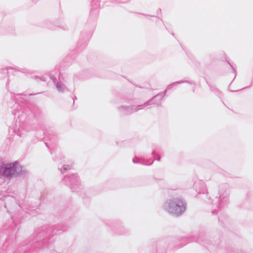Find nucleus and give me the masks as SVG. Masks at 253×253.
I'll return each instance as SVG.
<instances>
[{
    "label": "nucleus",
    "mask_w": 253,
    "mask_h": 253,
    "mask_svg": "<svg viewBox=\"0 0 253 253\" xmlns=\"http://www.w3.org/2000/svg\"><path fill=\"white\" fill-rule=\"evenodd\" d=\"M49 78L53 81L57 89L59 92L62 93L64 92L65 91V90L67 89V88L64 85H63L60 83V82H61V75L60 74L59 75V80L60 81V82H56V79L53 75H50Z\"/></svg>",
    "instance_id": "obj_10"
},
{
    "label": "nucleus",
    "mask_w": 253,
    "mask_h": 253,
    "mask_svg": "<svg viewBox=\"0 0 253 253\" xmlns=\"http://www.w3.org/2000/svg\"><path fill=\"white\" fill-rule=\"evenodd\" d=\"M221 218L222 217L221 216H220L219 218H218V220L219 221H221Z\"/></svg>",
    "instance_id": "obj_31"
},
{
    "label": "nucleus",
    "mask_w": 253,
    "mask_h": 253,
    "mask_svg": "<svg viewBox=\"0 0 253 253\" xmlns=\"http://www.w3.org/2000/svg\"><path fill=\"white\" fill-rule=\"evenodd\" d=\"M152 155L154 157H155L156 156V154L155 151H152Z\"/></svg>",
    "instance_id": "obj_27"
},
{
    "label": "nucleus",
    "mask_w": 253,
    "mask_h": 253,
    "mask_svg": "<svg viewBox=\"0 0 253 253\" xmlns=\"http://www.w3.org/2000/svg\"><path fill=\"white\" fill-rule=\"evenodd\" d=\"M207 248H208V250H210L211 249V248L210 247H207Z\"/></svg>",
    "instance_id": "obj_33"
},
{
    "label": "nucleus",
    "mask_w": 253,
    "mask_h": 253,
    "mask_svg": "<svg viewBox=\"0 0 253 253\" xmlns=\"http://www.w3.org/2000/svg\"><path fill=\"white\" fill-rule=\"evenodd\" d=\"M11 219L13 220V222L15 225V227L14 228H12V232L15 233L17 231V230L19 229V227H18V225L15 222V219H14V216L11 215Z\"/></svg>",
    "instance_id": "obj_18"
},
{
    "label": "nucleus",
    "mask_w": 253,
    "mask_h": 253,
    "mask_svg": "<svg viewBox=\"0 0 253 253\" xmlns=\"http://www.w3.org/2000/svg\"><path fill=\"white\" fill-rule=\"evenodd\" d=\"M9 244V239L6 240L5 242L3 244L4 247H7V246Z\"/></svg>",
    "instance_id": "obj_25"
},
{
    "label": "nucleus",
    "mask_w": 253,
    "mask_h": 253,
    "mask_svg": "<svg viewBox=\"0 0 253 253\" xmlns=\"http://www.w3.org/2000/svg\"><path fill=\"white\" fill-rule=\"evenodd\" d=\"M160 98V97L153 99V97L151 99L149 100H152L150 102L151 104L149 105H150L151 104H154V102H158ZM160 101H161V100ZM160 103H161V101H160L158 104H155V105H159L160 104Z\"/></svg>",
    "instance_id": "obj_19"
},
{
    "label": "nucleus",
    "mask_w": 253,
    "mask_h": 253,
    "mask_svg": "<svg viewBox=\"0 0 253 253\" xmlns=\"http://www.w3.org/2000/svg\"><path fill=\"white\" fill-rule=\"evenodd\" d=\"M228 63L229 64V65L230 66V67H231L232 70H233V73L235 74V76H236V71L235 70V69H234V68L233 67V66L228 62L227 61Z\"/></svg>",
    "instance_id": "obj_24"
},
{
    "label": "nucleus",
    "mask_w": 253,
    "mask_h": 253,
    "mask_svg": "<svg viewBox=\"0 0 253 253\" xmlns=\"http://www.w3.org/2000/svg\"><path fill=\"white\" fill-rule=\"evenodd\" d=\"M113 1L114 3L119 4L124 3L128 1V0H114Z\"/></svg>",
    "instance_id": "obj_20"
},
{
    "label": "nucleus",
    "mask_w": 253,
    "mask_h": 253,
    "mask_svg": "<svg viewBox=\"0 0 253 253\" xmlns=\"http://www.w3.org/2000/svg\"><path fill=\"white\" fill-rule=\"evenodd\" d=\"M14 69L17 71H19V72L21 71L19 68H14L12 67H8L5 69H0V73L2 74H4V75H7L8 74V72L10 70H14Z\"/></svg>",
    "instance_id": "obj_16"
},
{
    "label": "nucleus",
    "mask_w": 253,
    "mask_h": 253,
    "mask_svg": "<svg viewBox=\"0 0 253 253\" xmlns=\"http://www.w3.org/2000/svg\"><path fill=\"white\" fill-rule=\"evenodd\" d=\"M141 14L143 15H144L145 16L154 17V16H153V15H149V14Z\"/></svg>",
    "instance_id": "obj_26"
},
{
    "label": "nucleus",
    "mask_w": 253,
    "mask_h": 253,
    "mask_svg": "<svg viewBox=\"0 0 253 253\" xmlns=\"http://www.w3.org/2000/svg\"><path fill=\"white\" fill-rule=\"evenodd\" d=\"M194 90H195V88L194 87V88H193V91L194 92Z\"/></svg>",
    "instance_id": "obj_37"
},
{
    "label": "nucleus",
    "mask_w": 253,
    "mask_h": 253,
    "mask_svg": "<svg viewBox=\"0 0 253 253\" xmlns=\"http://www.w3.org/2000/svg\"><path fill=\"white\" fill-rule=\"evenodd\" d=\"M46 27L49 28V29H53V26L52 25V24L50 23V22H48L47 23H46Z\"/></svg>",
    "instance_id": "obj_23"
},
{
    "label": "nucleus",
    "mask_w": 253,
    "mask_h": 253,
    "mask_svg": "<svg viewBox=\"0 0 253 253\" xmlns=\"http://www.w3.org/2000/svg\"><path fill=\"white\" fill-rule=\"evenodd\" d=\"M45 144L46 145L47 147H48V148L49 147L48 144L47 143L45 142Z\"/></svg>",
    "instance_id": "obj_32"
},
{
    "label": "nucleus",
    "mask_w": 253,
    "mask_h": 253,
    "mask_svg": "<svg viewBox=\"0 0 253 253\" xmlns=\"http://www.w3.org/2000/svg\"><path fill=\"white\" fill-rule=\"evenodd\" d=\"M35 80H37V79H40L42 81H46V78L45 77H42L41 78L38 77V76H35Z\"/></svg>",
    "instance_id": "obj_22"
},
{
    "label": "nucleus",
    "mask_w": 253,
    "mask_h": 253,
    "mask_svg": "<svg viewBox=\"0 0 253 253\" xmlns=\"http://www.w3.org/2000/svg\"><path fill=\"white\" fill-rule=\"evenodd\" d=\"M68 228L66 223L42 227L35 230L28 240L23 243L22 247H19L17 251L13 252L8 249L6 253H27L36 249H49L53 241V236L66 231Z\"/></svg>",
    "instance_id": "obj_1"
},
{
    "label": "nucleus",
    "mask_w": 253,
    "mask_h": 253,
    "mask_svg": "<svg viewBox=\"0 0 253 253\" xmlns=\"http://www.w3.org/2000/svg\"><path fill=\"white\" fill-rule=\"evenodd\" d=\"M183 241H187V243L193 242L195 241L196 242L201 244L202 245L207 247V245H209V240L207 239V236L205 233H200L198 237L195 239V237H189L188 238H184L182 239Z\"/></svg>",
    "instance_id": "obj_9"
},
{
    "label": "nucleus",
    "mask_w": 253,
    "mask_h": 253,
    "mask_svg": "<svg viewBox=\"0 0 253 253\" xmlns=\"http://www.w3.org/2000/svg\"><path fill=\"white\" fill-rule=\"evenodd\" d=\"M61 28L65 30L67 28V26L65 25V26H63L61 27Z\"/></svg>",
    "instance_id": "obj_29"
},
{
    "label": "nucleus",
    "mask_w": 253,
    "mask_h": 253,
    "mask_svg": "<svg viewBox=\"0 0 253 253\" xmlns=\"http://www.w3.org/2000/svg\"><path fill=\"white\" fill-rule=\"evenodd\" d=\"M28 171L19 165L17 161L0 165V177H4L10 179L20 176H26Z\"/></svg>",
    "instance_id": "obj_2"
},
{
    "label": "nucleus",
    "mask_w": 253,
    "mask_h": 253,
    "mask_svg": "<svg viewBox=\"0 0 253 253\" xmlns=\"http://www.w3.org/2000/svg\"><path fill=\"white\" fill-rule=\"evenodd\" d=\"M8 84H9V81H7V83H6V86H7V85H8Z\"/></svg>",
    "instance_id": "obj_34"
},
{
    "label": "nucleus",
    "mask_w": 253,
    "mask_h": 253,
    "mask_svg": "<svg viewBox=\"0 0 253 253\" xmlns=\"http://www.w3.org/2000/svg\"><path fill=\"white\" fill-rule=\"evenodd\" d=\"M75 99H77V97L76 96H75V97L74 98V101H75Z\"/></svg>",
    "instance_id": "obj_35"
},
{
    "label": "nucleus",
    "mask_w": 253,
    "mask_h": 253,
    "mask_svg": "<svg viewBox=\"0 0 253 253\" xmlns=\"http://www.w3.org/2000/svg\"><path fill=\"white\" fill-rule=\"evenodd\" d=\"M27 210L29 211L28 213L30 214H31L32 215H35V211L36 209H31V208H30L29 209H27Z\"/></svg>",
    "instance_id": "obj_21"
},
{
    "label": "nucleus",
    "mask_w": 253,
    "mask_h": 253,
    "mask_svg": "<svg viewBox=\"0 0 253 253\" xmlns=\"http://www.w3.org/2000/svg\"><path fill=\"white\" fill-rule=\"evenodd\" d=\"M226 185L221 186L218 191V197L212 201V210L211 213L212 214H216L218 211L225 206L228 203L229 194L226 189Z\"/></svg>",
    "instance_id": "obj_5"
},
{
    "label": "nucleus",
    "mask_w": 253,
    "mask_h": 253,
    "mask_svg": "<svg viewBox=\"0 0 253 253\" xmlns=\"http://www.w3.org/2000/svg\"><path fill=\"white\" fill-rule=\"evenodd\" d=\"M210 89L211 91L214 92L216 95L221 97L222 95L221 91L217 88L215 86L211 84H209Z\"/></svg>",
    "instance_id": "obj_15"
},
{
    "label": "nucleus",
    "mask_w": 253,
    "mask_h": 253,
    "mask_svg": "<svg viewBox=\"0 0 253 253\" xmlns=\"http://www.w3.org/2000/svg\"><path fill=\"white\" fill-rule=\"evenodd\" d=\"M62 182L70 187L72 192H78L83 188L80 178L77 173L66 175Z\"/></svg>",
    "instance_id": "obj_6"
},
{
    "label": "nucleus",
    "mask_w": 253,
    "mask_h": 253,
    "mask_svg": "<svg viewBox=\"0 0 253 253\" xmlns=\"http://www.w3.org/2000/svg\"><path fill=\"white\" fill-rule=\"evenodd\" d=\"M152 100H148L145 102L144 104L138 105H132V106H125L122 105L118 108L119 111L123 114L125 115H130L134 112H135L139 110L143 109L146 107H147L151 104Z\"/></svg>",
    "instance_id": "obj_7"
},
{
    "label": "nucleus",
    "mask_w": 253,
    "mask_h": 253,
    "mask_svg": "<svg viewBox=\"0 0 253 253\" xmlns=\"http://www.w3.org/2000/svg\"><path fill=\"white\" fill-rule=\"evenodd\" d=\"M121 234H125V233H120Z\"/></svg>",
    "instance_id": "obj_38"
},
{
    "label": "nucleus",
    "mask_w": 253,
    "mask_h": 253,
    "mask_svg": "<svg viewBox=\"0 0 253 253\" xmlns=\"http://www.w3.org/2000/svg\"><path fill=\"white\" fill-rule=\"evenodd\" d=\"M182 83H187V84H190L195 85L196 84L194 81H187V80H181V81H176V82H174L171 84H169L167 86L166 89L165 90L164 92L159 93L157 94V95H155L154 96H153V99L160 97V98L159 99V101L158 102H154V103L158 104L160 101V100L162 99L163 97H164L166 95V92H167L168 90L171 89L173 87V86H174V85H175L176 84H182Z\"/></svg>",
    "instance_id": "obj_8"
},
{
    "label": "nucleus",
    "mask_w": 253,
    "mask_h": 253,
    "mask_svg": "<svg viewBox=\"0 0 253 253\" xmlns=\"http://www.w3.org/2000/svg\"><path fill=\"white\" fill-rule=\"evenodd\" d=\"M41 109L36 105H29L26 104L25 107L21 106L17 104H15L13 109L12 111V114L19 119V122L23 121V119L27 116H30L31 114L36 116L40 114Z\"/></svg>",
    "instance_id": "obj_4"
},
{
    "label": "nucleus",
    "mask_w": 253,
    "mask_h": 253,
    "mask_svg": "<svg viewBox=\"0 0 253 253\" xmlns=\"http://www.w3.org/2000/svg\"><path fill=\"white\" fill-rule=\"evenodd\" d=\"M155 160L158 161H160L161 157L159 156H158L157 158L155 159Z\"/></svg>",
    "instance_id": "obj_28"
},
{
    "label": "nucleus",
    "mask_w": 253,
    "mask_h": 253,
    "mask_svg": "<svg viewBox=\"0 0 253 253\" xmlns=\"http://www.w3.org/2000/svg\"><path fill=\"white\" fill-rule=\"evenodd\" d=\"M132 162L134 164H139L145 166H151L153 164L154 161H152L150 162H149L148 161H146L144 160L135 157L132 159Z\"/></svg>",
    "instance_id": "obj_14"
},
{
    "label": "nucleus",
    "mask_w": 253,
    "mask_h": 253,
    "mask_svg": "<svg viewBox=\"0 0 253 253\" xmlns=\"http://www.w3.org/2000/svg\"><path fill=\"white\" fill-rule=\"evenodd\" d=\"M91 5L90 15L93 16H96L98 14V8L100 6V0H91Z\"/></svg>",
    "instance_id": "obj_11"
},
{
    "label": "nucleus",
    "mask_w": 253,
    "mask_h": 253,
    "mask_svg": "<svg viewBox=\"0 0 253 253\" xmlns=\"http://www.w3.org/2000/svg\"><path fill=\"white\" fill-rule=\"evenodd\" d=\"M14 131L19 136L23 137L26 135L27 131L25 129L24 125L20 124L19 126L17 128L16 126L14 128Z\"/></svg>",
    "instance_id": "obj_12"
},
{
    "label": "nucleus",
    "mask_w": 253,
    "mask_h": 253,
    "mask_svg": "<svg viewBox=\"0 0 253 253\" xmlns=\"http://www.w3.org/2000/svg\"><path fill=\"white\" fill-rule=\"evenodd\" d=\"M33 2H35V0H32Z\"/></svg>",
    "instance_id": "obj_41"
},
{
    "label": "nucleus",
    "mask_w": 253,
    "mask_h": 253,
    "mask_svg": "<svg viewBox=\"0 0 253 253\" xmlns=\"http://www.w3.org/2000/svg\"><path fill=\"white\" fill-rule=\"evenodd\" d=\"M5 208H6V204L5 205Z\"/></svg>",
    "instance_id": "obj_40"
},
{
    "label": "nucleus",
    "mask_w": 253,
    "mask_h": 253,
    "mask_svg": "<svg viewBox=\"0 0 253 253\" xmlns=\"http://www.w3.org/2000/svg\"><path fill=\"white\" fill-rule=\"evenodd\" d=\"M61 160L62 159H61V162L58 164V169L60 170L61 173L64 174V173L71 169V166L64 164V161L63 160L62 162Z\"/></svg>",
    "instance_id": "obj_13"
},
{
    "label": "nucleus",
    "mask_w": 253,
    "mask_h": 253,
    "mask_svg": "<svg viewBox=\"0 0 253 253\" xmlns=\"http://www.w3.org/2000/svg\"><path fill=\"white\" fill-rule=\"evenodd\" d=\"M27 96L26 94L23 93L17 94L16 95V99L18 100H20L21 102H24L26 100L25 97Z\"/></svg>",
    "instance_id": "obj_17"
},
{
    "label": "nucleus",
    "mask_w": 253,
    "mask_h": 253,
    "mask_svg": "<svg viewBox=\"0 0 253 253\" xmlns=\"http://www.w3.org/2000/svg\"><path fill=\"white\" fill-rule=\"evenodd\" d=\"M14 235H15V238H16V236L15 233H14Z\"/></svg>",
    "instance_id": "obj_39"
},
{
    "label": "nucleus",
    "mask_w": 253,
    "mask_h": 253,
    "mask_svg": "<svg viewBox=\"0 0 253 253\" xmlns=\"http://www.w3.org/2000/svg\"><path fill=\"white\" fill-rule=\"evenodd\" d=\"M158 18H159L161 21H163L162 19H161L159 17H158Z\"/></svg>",
    "instance_id": "obj_36"
},
{
    "label": "nucleus",
    "mask_w": 253,
    "mask_h": 253,
    "mask_svg": "<svg viewBox=\"0 0 253 253\" xmlns=\"http://www.w3.org/2000/svg\"><path fill=\"white\" fill-rule=\"evenodd\" d=\"M163 209L169 214L179 217L185 212L186 204L181 198H172L167 199L165 202Z\"/></svg>",
    "instance_id": "obj_3"
},
{
    "label": "nucleus",
    "mask_w": 253,
    "mask_h": 253,
    "mask_svg": "<svg viewBox=\"0 0 253 253\" xmlns=\"http://www.w3.org/2000/svg\"><path fill=\"white\" fill-rule=\"evenodd\" d=\"M158 12H161V9L160 8H159L158 10H157V14L158 13Z\"/></svg>",
    "instance_id": "obj_30"
}]
</instances>
